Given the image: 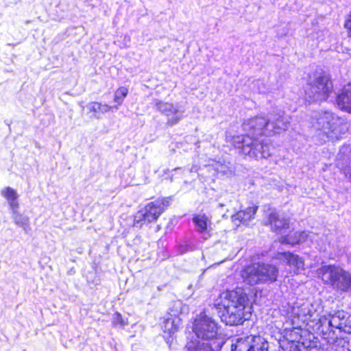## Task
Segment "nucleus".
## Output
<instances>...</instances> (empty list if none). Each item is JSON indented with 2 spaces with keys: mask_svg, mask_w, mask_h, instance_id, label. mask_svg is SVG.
Masks as SVG:
<instances>
[{
  "mask_svg": "<svg viewBox=\"0 0 351 351\" xmlns=\"http://www.w3.org/2000/svg\"><path fill=\"white\" fill-rule=\"evenodd\" d=\"M284 351H300V345L298 341H288L282 346Z\"/></svg>",
  "mask_w": 351,
  "mask_h": 351,
  "instance_id": "obj_26",
  "label": "nucleus"
},
{
  "mask_svg": "<svg viewBox=\"0 0 351 351\" xmlns=\"http://www.w3.org/2000/svg\"><path fill=\"white\" fill-rule=\"evenodd\" d=\"M86 108L89 113H91V118L101 119L102 115L112 110L113 107L106 104H102L97 101L89 102Z\"/></svg>",
  "mask_w": 351,
  "mask_h": 351,
  "instance_id": "obj_19",
  "label": "nucleus"
},
{
  "mask_svg": "<svg viewBox=\"0 0 351 351\" xmlns=\"http://www.w3.org/2000/svg\"><path fill=\"white\" fill-rule=\"evenodd\" d=\"M289 119L290 117L282 111L270 114L268 118L259 116L250 119L243 123L246 135L234 136L232 143L243 154L250 158H267L271 154L270 143L256 139L253 136L280 134L289 128Z\"/></svg>",
  "mask_w": 351,
  "mask_h": 351,
  "instance_id": "obj_1",
  "label": "nucleus"
},
{
  "mask_svg": "<svg viewBox=\"0 0 351 351\" xmlns=\"http://www.w3.org/2000/svg\"><path fill=\"white\" fill-rule=\"evenodd\" d=\"M11 213L14 223L22 228L25 232H27L30 230L29 217L20 213L19 208L11 210Z\"/></svg>",
  "mask_w": 351,
  "mask_h": 351,
  "instance_id": "obj_22",
  "label": "nucleus"
},
{
  "mask_svg": "<svg viewBox=\"0 0 351 351\" xmlns=\"http://www.w3.org/2000/svg\"><path fill=\"white\" fill-rule=\"evenodd\" d=\"M333 88L329 76L323 71H316L310 75L305 89V95L308 102L326 100Z\"/></svg>",
  "mask_w": 351,
  "mask_h": 351,
  "instance_id": "obj_6",
  "label": "nucleus"
},
{
  "mask_svg": "<svg viewBox=\"0 0 351 351\" xmlns=\"http://www.w3.org/2000/svg\"><path fill=\"white\" fill-rule=\"evenodd\" d=\"M337 104L341 110L351 113V84L345 86L337 96Z\"/></svg>",
  "mask_w": 351,
  "mask_h": 351,
  "instance_id": "obj_18",
  "label": "nucleus"
},
{
  "mask_svg": "<svg viewBox=\"0 0 351 351\" xmlns=\"http://www.w3.org/2000/svg\"><path fill=\"white\" fill-rule=\"evenodd\" d=\"M290 313L291 317L293 318V323L295 322V319H296L306 325H309L311 322L314 323L317 317V311L314 306L307 302L302 304L295 303L291 307Z\"/></svg>",
  "mask_w": 351,
  "mask_h": 351,
  "instance_id": "obj_12",
  "label": "nucleus"
},
{
  "mask_svg": "<svg viewBox=\"0 0 351 351\" xmlns=\"http://www.w3.org/2000/svg\"><path fill=\"white\" fill-rule=\"evenodd\" d=\"M334 324H341L339 321H338V319H335V322H333Z\"/></svg>",
  "mask_w": 351,
  "mask_h": 351,
  "instance_id": "obj_33",
  "label": "nucleus"
},
{
  "mask_svg": "<svg viewBox=\"0 0 351 351\" xmlns=\"http://www.w3.org/2000/svg\"><path fill=\"white\" fill-rule=\"evenodd\" d=\"M278 274V269L275 266L267 264H253L241 271L243 281L250 285L275 282Z\"/></svg>",
  "mask_w": 351,
  "mask_h": 351,
  "instance_id": "obj_8",
  "label": "nucleus"
},
{
  "mask_svg": "<svg viewBox=\"0 0 351 351\" xmlns=\"http://www.w3.org/2000/svg\"><path fill=\"white\" fill-rule=\"evenodd\" d=\"M330 319V317L328 315H323L321 317L318 316V314L317 313L316 320L314 321L315 322V325L317 326L319 328L323 326L326 322Z\"/></svg>",
  "mask_w": 351,
  "mask_h": 351,
  "instance_id": "obj_28",
  "label": "nucleus"
},
{
  "mask_svg": "<svg viewBox=\"0 0 351 351\" xmlns=\"http://www.w3.org/2000/svg\"><path fill=\"white\" fill-rule=\"evenodd\" d=\"M181 323L182 320L179 317L171 315L165 319L162 324L163 332L167 336H173L179 330Z\"/></svg>",
  "mask_w": 351,
  "mask_h": 351,
  "instance_id": "obj_20",
  "label": "nucleus"
},
{
  "mask_svg": "<svg viewBox=\"0 0 351 351\" xmlns=\"http://www.w3.org/2000/svg\"><path fill=\"white\" fill-rule=\"evenodd\" d=\"M344 27L348 32V36L351 37V11L345 21Z\"/></svg>",
  "mask_w": 351,
  "mask_h": 351,
  "instance_id": "obj_29",
  "label": "nucleus"
},
{
  "mask_svg": "<svg viewBox=\"0 0 351 351\" xmlns=\"http://www.w3.org/2000/svg\"><path fill=\"white\" fill-rule=\"evenodd\" d=\"M193 222L195 224L196 231L201 234L202 237L206 240L211 237L210 220L204 214L195 215L193 217Z\"/></svg>",
  "mask_w": 351,
  "mask_h": 351,
  "instance_id": "obj_16",
  "label": "nucleus"
},
{
  "mask_svg": "<svg viewBox=\"0 0 351 351\" xmlns=\"http://www.w3.org/2000/svg\"><path fill=\"white\" fill-rule=\"evenodd\" d=\"M192 330L197 339L205 341L223 340L221 326L215 319L205 313H201L196 317Z\"/></svg>",
  "mask_w": 351,
  "mask_h": 351,
  "instance_id": "obj_7",
  "label": "nucleus"
},
{
  "mask_svg": "<svg viewBox=\"0 0 351 351\" xmlns=\"http://www.w3.org/2000/svg\"><path fill=\"white\" fill-rule=\"evenodd\" d=\"M173 171H180L183 172V171H184V169H182V168H180V167H177V168H175V169H173Z\"/></svg>",
  "mask_w": 351,
  "mask_h": 351,
  "instance_id": "obj_30",
  "label": "nucleus"
},
{
  "mask_svg": "<svg viewBox=\"0 0 351 351\" xmlns=\"http://www.w3.org/2000/svg\"><path fill=\"white\" fill-rule=\"evenodd\" d=\"M128 93V89L127 88L123 86L119 88L114 93V101L118 105L122 104Z\"/></svg>",
  "mask_w": 351,
  "mask_h": 351,
  "instance_id": "obj_24",
  "label": "nucleus"
},
{
  "mask_svg": "<svg viewBox=\"0 0 351 351\" xmlns=\"http://www.w3.org/2000/svg\"><path fill=\"white\" fill-rule=\"evenodd\" d=\"M197 171V169L196 168H195V167H192V168L190 169V171H191V172H193V171Z\"/></svg>",
  "mask_w": 351,
  "mask_h": 351,
  "instance_id": "obj_32",
  "label": "nucleus"
},
{
  "mask_svg": "<svg viewBox=\"0 0 351 351\" xmlns=\"http://www.w3.org/2000/svg\"><path fill=\"white\" fill-rule=\"evenodd\" d=\"M231 351H269V342L260 335H248L237 339Z\"/></svg>",
  "mask_w": 351,
  "mask_h": 351,
  "instance_id": "obj_11",
  "label": "nucleus"
},
{
  "mask_svg": "<svg viewBox=\"0 0 351 351\" xmlns=\"http://www.w3.org/2000/svg\"><path fill=\"white\" fill-rule=\"evenodd\" d=\"M323 282L339 292L351 291V274L335 265H324L317 270Z\"/></svg>",
  "mask_w": 351,
  "mask_h": 351,
  "instance_id": "obj_5",
  "label": "nucleus"
},
{
  "mask_svg": "<svg viewBox=\"0 0 351 351\" xmlns=\"http://www.w3.org/2000/svg\"><path fill=\"white\" fill-rule=\"evenodd\" d=\"M119 105L117 104V106H112L113 108L111 111H112L113 110H117L119 109Z\"/></svg>",
  "mask_w": 351,
  "mask_h": 351,
  "instance_id": "obj_31",
  "label": "nucleus"
},
{
  "mask_svg": "<svg viewBox=\"0 0 351 351\" xmlns=\"http://www.w3.org/2000/svg\"><path fill=\"white\" fill-rule=\"evenodd\" d=\"M277 258L289 266L290 274H298L304 269V262L302 258L291 252L278 253Z\"/></svg>",
  "mask_w": 351,
  "mask_h": 351,
  "instance_id": "obj_13",
  "label": "nucleus"
},
{
  "mask_svg": "<svg viewBox=\"0 0 351 351\" xmlns=\"http://www.w3.org/2000/svg\"><path fill=\"white\" fill-rule=\"evenodd\" d=\"M169 198H158L148 203L134 215L133 226L136 228H141L145 222L152 223L156 221L169 206Z\"/></svg>",
  "mask_w": 351,
  "mask_h": 351,
  "instance_id": "obj_9",
  "label": "nucleus"
},
{
  "mask_svg": "<svg viewBox=\"0 0 351 351\" xmlns=\"http://www.w3.org/2000/svg\"><path fill=\"white\" fill-rule=\"evenodd\" d=\"M248 298L241 288L221 293L215 302V306L223 322L234 326L250 318V308L246 306Z\"/></svg>",
  "mask_w": 351,
  "mask_h": 351,
  "instance_id": "obj_2",
  "label": "nucleus"
},
{
  "mask_svg": "<svg viewBox=\"0 0 351 351\" xmlns=\"http://www.w3.org/2000/svg\"><path fill=\"white\" fill-rule=\"evenodd\" d=\"M223 340L201 341L199 339H192L185 346L186 351H220Z\"/></svg>",
  "mask_w": 351,
  "mask_h": 351,
  "instance_id": "obj_14",
  "label": "nucleus"
},
{
  "mask_svg": "<svg viewBox=\"0 0 351 351\" xmlns=\"http://www.w3.org/2000/svg\"><path fill=\"white\" fill-rule=\"evenodd\" d=\"M112 323L115 326H119L121 327H123L125 325H127V322L124 319H123L121 315L118 312H116L112 315Z\"/></svg>",
  "mask_w": 351,
  "mask_h": 351,
  "instance_id": "obj_27",
  "label": "nucleus"
},
{
  "mask_svg": "<svg viewBox=\"0 0 351 351\" xmlns=\"http://www.w3.org/2000/svg\"><path fill=\"white\" fill-rule=\"evenodd\" d=\"M312 128L315 130V137L319 143L341 139L348 132V123L330 111L316 112L312 118Z\"/></svg>",
  "mask_w": 351,
  "mask_h": 351,
  "instance_id": "obj_3",
  "label": "nucleus"
},
{
  "mask_svg": "<svg viewBox=\"0 0 351 351\" xmlns=\"http://www.w3.org/2000/svg\"><path fill=\"white\" fill-rule=\"evenodd\" d=\"M337 165L341 166L344 174L351 180V143L341 147Z\"/></svg>",
  "mask_w": 351,
  "mask_h": 351,
  "instance_id": "obj_15",
  "label": "nucleus"
},
{
  "mask_svg": "<svg viewBox=\"0 0 351 351\" xmlns=\"http://www.w3.org/2000/svg\"><path fill=\"white\" fill-rule=\"evenodd\" d=\"M328 316L330 317V319L328 321L329 327L335 328H340L341 327V324H334L333 322H335V319H338V321H340L341 319H343L344 318V312L337 311L334 315L329 314Z\"/></svg>",
  "mask_w": 351,
  "mask_h": 351,
  "instance_id": "obj_25",
  "label": "nucleus"
},
{
  "mask_svg": "<svg viewBox=\"0 0 351 351\" xmlns=\"http://www.w3.org/2000/svg\"><path fill=\"white\" fill-rule=\"evenodd\" d=\"M257 209L256 206H253L244 210H240L232 216V221L237 227L241 223L247 224L251 219H254Z\"/></svg>",
  "mask_w": 351,
  "mask_h": 351,
  "instance_id": "obj_17",
  "label": "nucleus"
},
{
  "mask_svg": "<svg viewBox=\"0 0 351 351\" xmlns=\"http://www.w3.org/2000/svg\"><path fill=\"white\" fill-rule=\"evenodd\" d=\"M271 230L277 234H281L280 242L282 244L294 245L300 243L310 241L315 248L319 251L326 250V238L322 237L320 241L317 239V235L313 233L289 231V221L285 217H281L275 211H271L268 217Z\"/></svg>",
  "mask_w": 351,
  "mask_h": 351,
  "instance_id": "obj_4",
  "label": "nucleus"
},
{
  "mask_svg": "<svg viewBox=\"0 0 351 351\" xmlns=\"http://www.w3.org/2000/svg\"><path fill=\"white\" fill-rule=\"evenodd\" d=\"M1 195L7 200L10 210L19 208V195L15 189L7 186L1 190Z\"/></svg>",
  "mask_w": 351,
  "mask_h": 351,
  "instance_id": "obj_21",
  "label": "nucleus"
},
{
  "mask_svg": "<svg viewBox=\"0 0 351 351\" xmlns=\"http://www.w3.org/2000/svg\"><path fill=\"white\" fill-rule=\"evenodd\" d=\"M215 171L223 175H231L234 171V168L230 162H215L212 164Z\"/></svg>",
  "mask_w": 351,
  "mask_h": 351,
  "instance_id": "obj_23",
  "label": "nucleus"
},
{
  "mask_svg": "<svg viewBox=\"0 0 351 351\" xmlns=\"http://www.w3.org/2000/svg\"><path fill=\"white\" fill-rule=\"evenodd\" d=\"M156 110L167 118V125L173 126L185 117V106L180 103H169L161 100L155 101Z\"/></svg>",
  "mask_w": 351,
  "mask_h": 351,
  "instance_id": "obj_10",
  "label": "nucleus"
}]
</instances>
